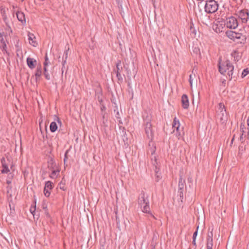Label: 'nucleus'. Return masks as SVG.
Listing matches in <instances>:
<instances>
[{
	"label": "nucleus",
	"mask_w": 249,
	"mask_h": 249,
	"mask_svg": "<svg viewBox=\"0 0 249 249\" xmlns=\"http://www.w3.org/2000/svg\"><path fill=\"white\" fill-rule=\"evenodd\" d=\"M138 203L139 207L143 213H147L156 219L150 211L148 197L144 193L142 192L140 194L138 197Z\"/></svg>",
	"instance_id": "f257e3e1"
},
{
	"label": "nucleus",
	"mask_w": 249,
	"mask_h": 249,
	"mask_svg": "<svg viewBox=\"0 0 249 249\" xmlns=\"http://www.w3.org/2000/svg\"><path fill=\"white\" fill-rule=\"evenodd\" d=\"M218 67L219 71L222 74L225 75L227 71L229 79L231 80L232 78L234 67L230 61L226 60L223 63L219 62Z\"/></svg>",
	"instance_id": "f03ea898"
},
{
	"label": "nucleus",
	"mask_w": 249,
	"mask_h": 249,
	"mask_svg": "<svg viewBox=\"0 0 249 249\" xmlns=\"http://www.w3.org/2000/svg\"><path fill=\"white\" fill-rule=\"evenodd\" d=\"M216 119L221 124H225L228 120V115L223 103L218 104L217 110Z\"/></svg>",
	"instance_id": "7ed1b4c3"
},
{
	"label": "nucleus",
	"mask_w": 249,
	"mask_h": 249,
	"mask_svg": "<svg viewBox=\"0 0 249 249\" xmlns=\"http://www.w3.org/2000/svg\"><path fill=\"white\" fill-rule=\"evenodd\" d=\"M144 125L145 134L147 138L152 139L153 137V131L151 124L150 116L147 115V116L144 118Z\"/></svg>",
	"instance_id": "20e7f679"
},
{
	"label": "nucleus",
	"mask_w": 249,
	"mask_h": 249,
	"mask_svg": "<svg viewBox=\"0 0 249 249\" xmlns=\"http://www.w3.org/2000/svg\"><path fill=\"white\" fill-rule=\"evenodd\" d=\"M225 24V21L223 19L218 18L213 21V29L216 33H220L222 32Z\"/></svg>",
	"instance_id": "39448f33"
},
{
	"label": "nucleus",
	"mask_w": 249,
	"mask_h": 249,
	"mask_svg": "<svg viewBox=\"0 0 249 249\" xmlns=\"http://www.w3.org/2000/svg\"><path fill=\"white\" fill-rule=\"evenodd\" d=\"M218 9V4L214 0H209L206 1L205 10L209 14L214 13Z\"/></svg>",
	"instance_id": "423d86ee"
},
{
	"label": "nucleus",
	"mask_w": 249,
	"mask_h": 249,
	"mask_svg": "<svg viewBox=\"0 0 249 249\" xmlns=\"http://www.w3.org/2000/svg\"><path fill=\"white\" fill-rule=\"evenodd\" d=\"M172 127L174 129L173 132L178 137V139H181L184 133L182 130L180 129V123L178 119L176 117H175L174 119Z\"/></svg>",
	"instance_id": "0eeeda50"
},
{
	"label": "nucleus",
	"mask_w": 249,
	"mask_h": 249,
	"mask_svg": "<svg viewBox=\"0 0 249 249\" xmlns=\"http://www.w3.org/2000/svg\"><path fill=\"white\" fill-rule=\"evenodd\" d=\"M227 22L225 25L228 28L235 29L238 26V22L235 17H229L226 18Z\"/></svg>",
	"instance_id": "6e6552de"
},
{
	"label": "nucleus",
	"mask_w": 249,
	"mask_h": 249,
	"mask_svg": "<svg viewBox=\"0 0 249 249\" xmlns=\"http://www.w3.org/2000/svg\"><path fill=\"white\" fill-rule=\"evenodd\" d=\"M94 86L97 87L95 92L97 96H98V101L100 103L101 105V109L102 110H103L105 109V107L102 104L103 102V95H102V90L100 86L98 83H94Z\"/></svg>",
	"instance_id": "1a4fd4ad"
},
{
	"label": "nucleus",
	"mask_w": 249,
	"mask_h": 249,
	"mask_svg": "<svg viewBox=\"0 0 249 249\" xmlns=\"http://www.w3.org/2000/svg\"><path fill=\"white\" fill-rule=\"evenodd\" d=\"M213 229L209 228L207 236L206 247L207 249H213Z\"/></svg>",
	"instance_id": "9d476101"
},
{
	"label": "nucleus",
	"mask_w": 249,
	"mask_h": 249,
	"mask_svg": "<svg viewBox=\"0 0 249 249\" xmlns=\"http://www.w3.org/2000/svg\"><path fill=\"white\" fill-rule=\"evenodd\" d=\"M226 35L229 38L233 40L235 39H240L241 36V34L232 31H226Z\"/></svg>",
	"instance_id": "9b49d317"
},
{
	"label": "nucleus",
	"mask_w": 249,
	"mask_h": 249,
	"mask_svg": "<svg viewBox=\"0 0 249 249\" xmlns=\"http://www.w3.org/2000/svg\"><path fill=\"white\" fill-rule=\"evenodd\" d=\"M53 188V183L50 181H48L46 182L44 189V193L46 196L48 197L50 195V191Z\"/></svg>",
	"instance_id": "f8f14e48"
},
{
	"label": "nucleus",
	"mask_w": 249,
	"mask_h": 249,
	"mask_svg": "<svg viewBox=\"0 0 249 249\" xmlns=\"http://www.w3.org/2000/svg\"><path fill=\"white\" fill-rule=\"evenodd\" d=\"M181 103L182 107L187 109L189 106L188 97L186 94H183L181 97Z\"/></svg>",
	"instance_id": "ddd939ff"
},
{
	"label": "nucleus",
	"mask_w": 249,
	"mask_h": 249,
	"mask_svg": "<svg viewBox=\"0 0 249 249\" xmlns=\"http://www.w3.org/2000/svg\"><path fill=\"white\" fill-rule=\"evenodd\" d=\"M28 37L29 43H30V44L32 45L34 47L36 46V45H37V43L35 40L36 37H35V35L33 34L28 32Z\"/></svg>",
	"instance_id": "4468645a"
},
{
	"label": "nucleus",
	"mask_w": 249,
	"mask_h": 249,
	"mask_svg": "<svg viewBox=\"0 0 249 249\" xmlns=\"http://www.w3.org/2000/svg\"><path fill=\"white\" fill-rule=\"evenodd\" d=\"M1 164H2V169L1 171V173H2V174L8 173L10 171V170L8 167L7 165L6 164L5 158H2L1 159Z\"/></svg>",
	"instance_id": "2eb2a0df"
},
{
	"label": "nucleus",
	"mask_w": 249,
	"mask_h": 249,
	"mask_svg": "<svg viewBox=\"0 0 249 249\" xmlns=\"http://www.w3.org/2000/svg\"><path fill=\"white\" fill-rule=\"evenodd\" d=\"M37 62L34 58L28 57L27 58V64L28 66L31 69L35 68Z\"/></svg>",
	"instance_id": "dca6fc26"
},
{
	"label": "nucleus",
	"mask_w": 249,
	"mask_h": 249,
	"mask_svg": "<svg viewBox=\"0 0 249 249\" xmlns=\"http://www.w3.org/2000/svg\"><path fill=\"white\" fill-rule=\"evenodd\" d=\"M59 170L58 169L56 168L54 169V167L52 168V172L50 175V177L52 178H57L58 175H59Z\"/></svg>",
	"instance_id": "f3484780"
},
{
	"label": "nucleus",
	"mask_w": 249,
	"mask_h": 249,
	"mask_svg": "<svg viewBox=\"0 0 249 249\" xmlns=\"http://www.w3.org/2000/svg\"><path fill=\"white\" fill-rule=\"evenodd\" d=\"M49 64H44V74L47 80L50 79V74L48 72Z\"/></svg>",
	"instance_id": "a211bd4d"
},
{
	"label": "nucleus",
	"mask_w": 249,
	"mask_h": 249,
	"mask_svg": "<svg viewBox=\"0 0 249 249\" xmlns=\"http://www.w3.org/2000/svg\"><path fill=\"white\" fill-rule=\"evenodd\" d=\"M238 14L240 15V16H249V10L246 9L240 10L238 11H236V13L235 15L237 16Z\"/></svg>",
	"instance_id": "6ab92c4d"
},
{
	"label": "nucleus",
	"mask_w": 249,
	"mask_h": 249,
	"mask_svg": "<svg viewBox=\"0 0 249 249\" xmlns=\"http://www.w3.org/2000/svg\"><path fill=\"white\" fill-rule=\"evenodd\" d=\"M189 82L191 88H192L194 83L195 84L196 83V79L195 74H191L190 75Z\"/></svg>",
	"instance_id": "aec40b11"
},
{
	"label": "nucleus",
	"mask_w": 249,
	"mask_h": 249,
	"mask_svg": "<svg viewBox=\"0 0 249 249\" xmlns=\"http://www.w3.org/2000/svg\"><path fill=\"white\" fill-rule=\"evenodd\" d=\"M50 128L52 132H54L58 128L56 123L55 122H52L50 124Z\"/></svg>",
	"instance_id": "412c9836"
},
{
	"label": "nucleus",
	"mask_w": 249,
	"mask_h": 249,
	"mask_svg": "<svg viewBox=\"0 0 249 249\" xmlns=\"http://www.w3.org/2000/svg\"><path fill=\"white\" fill-rule=\"evenodd\" d=\"M185 180L183 179L182 177H180L178 182V189L181 190L183 189L184 186L185 184Z\"/></svg>",
	"instance_id": "4be33fe9"
},
{
	"label": "nucleus",
	"mask_w": 249,
	"mask_h": 249,
	"mask_svg": "<svg viewBox=\"0 0 249 249\" xmlns=\"http://www.w3.org/2000/svg\"><path fill=\"white\" fill-rule=\"evenodd\" d=\"M231 55L234 57V60L235 61H238L240 58V55H239V53L237 51H234L232 53Z\"/></svg>",
	"instance_id": "5701e85b"
},
{
	"label": "nucleus",
	"mask_w": 249,
	"mask_h": 249,
	"mask_svg": "<svg viewBox=\"0 0 249 249\" xmlns=\"http://www.w3.org/2000/svg\"><path fill=\"white\" fill-rule=\"evenodd\" d=\"M42 74V70H41V67L40 66L39 67H37L35 75L36 77H40Z\"/></svg>",
	"instance_id": "b1692460"
},
{
	"label": "nucleus",
	"mask_w": 249,
	"mask_h": 249,
	"mask_svg": "<svg viewBox=\"0 0 249 249\" xmlns=\"http://www.w3.org/2000/svg\"><path fill=\"white\" fill-rule=\"evenodd\" d=\"M120 64V62L119 63H118L116 65V68H117V71H116V75L119 79H120V77H121V74L120 73L119 71V66Z\"/></svg>",
	"instance_id": "393cba45"
},
{
	"label": "nucleus",
	"mask_w": 249,
	"mask_h": 249,
	"mask_svg": "<svg viewBox=\"0 0 249 249\" xmlns=\"http://www.w3.org/2000/svg\"><path fill=\"white\" fill-rule=\"evenodd\" d=\"M249 73V70L248 69H244L242 73V77H244Z\"/></svg>",
	"instance_id": "a878e982"
},
{
	"label": "nucleus",
	"mask_w": 249,
	"mask_h": 249,
	"mask_svg": "<svg viewBox=\"0 0 249 249\" xmlns=\"http://www.w3.org/2000/svg\"><path fill=\"white\" fill-rule=\"evenodd\" d=\"M18 20L21 22L22 23L25 22V17H17Z\"/></svg>",
	"instance_id": "bb28decb"
},
{
	"label": "nucleus",
	"mask_w": 249,
	"mask_h": 249,
	"mask_svg": "<svg viewBox=\"0 0 249 249\" xmlns=\"http://www.w3.org/2000/svg\"><path fill=\"white\" fill-rule=\"evenodd\" d=\"M183 189H181V190L178 189V195L179 196L181 201H182L181 199L183 198Z\"/></svg>",
	"instance_id": "cd10ccee"
},
{
	"label": "nucleus",
	"mask_w": 249,
	"mask_h": 249,
	"mask_svg": "<svg viewBox=\"0 0 249 249\" xmlns=\"http://www.w3.org/2000/svg\"><path fill=\"white\" fill-rule=\"evenodd\" d=\"M68 50H66L65 51L64 53V55H63V59H67V58H68Z\"/></svg>",
	"instance_id": "c85d7f7f"
},
{
	"label": "nucleus",
	"mask_w": 249,
	"mask_h": 249,
	"mask_svg": "<svg viewBox=\"0 0 249 249\" xmlns=\"http://www.w3.org/2000/svg\"><path fill=\"white\" fill-rule=\"evenodd\" d=\"M240 129H241V131L242 132H246V128L244 124H241Z\"/></svg>",
	"instance_id": "c756f323"
},
{
	"label": "nucleus",
	"mask_w": 249,
	"mask_h": 249,
	"mask_svg": "<svg viewBox=\"0 0 249 249\" xmlns=\"http://www.w3.org/2000/svg\"><path fill=\"white\" fill-rule=\"evenodd\" d=\"M198 227H199L198 226L197 227V229H196V231L194 233L193 235V238L196 239L197 235V231H198Z\"/></svg>",
	"instance_id": "7c9ffc66"
},
{
	"label": "nucleus",
	"mask_w": 249,
	"mask_h": 249,
	"mask_svg": "<svg viewBox=\"0 0 249 249\" xmlns=\"http://www.w3.org/2000/svg\"><path fill=\"white\" fill-rule=\"evenodd\" d=\"M49 63H50V61H49L48 57L47 56V54H46L45 62H44V64H49Z\"/></svg>",
	"instance_id": "2f4dec72"
},
{
	"label": "nucleus",
	"mask_w": 249,
	"mask_h": 249,
	"mask_svg": "<svg viewBox=\"0 0 249 249\" xmlns=\"http://www.w3.org/2000/svg\"><path fill=\"white\" fill-rule=\"evenodd\" d=\"M246 132H242V134L240 137V140H242L244 138L246 137Z\"/></svg>",
	"instance_id": "473e14b6"
},
{
	"label": "nucleus",
	"mask_w": 249,
	"mask_h": 249,
	"mask_svg": "<svg viewBox=\"0 0 249 249\" xmlns=\"http://www.w3.org/2000/svg\"><path fill=\"white\" fill-rule=\"evenodd\" d=\"M55 118H56V119L55 120L60 125H61L62 124V123H61V120H60V119L57 117V116H55Z\"/></svg>",
	"instance_id": "72a5a7b5"
},
{
	"label": "nucleus",
	"mask_w": 249,
	"mask_h": 249,
	"mask_svg": "<svg viewBox=\"0 0 249 249\" xmlns=\"http://www.w3.org/2000/svg\"><path fill=\"white\" fill-rule=\"evenodd\" d=\"M68 152L69 151L68 150H67L65 152V158H64V163H65L67 159H68L67 158V154L68 153Z\"/></svg>",
	"instance_id": "f704fd0d"
},
{
	"label": "nucleus",
	"mask_w": 249,
	"mask_h": 249,
	"mask_svg": "<svg viewBox=\"0 0 249 249\" xmlns=\"http://www.w3.org/2000/svg\"><path fill=\"white\" fill-rule=\"evenodd\" d=\"M3 33L0 32V41L2 42L3 41Z\"/></svg>",
	"instance_id": "c9c22d12"
},
{
	"label": "nucleus",
	"mask_w": 249,
	"mask_h": 249,
	"mask_svg": "<svg viewBox=\"0 0 249 249\" xmlns=\"http://www.w3.org/2000/svg\"><path fill=\"white\" fill-rule=\"evenodd\" d=\"M156 176H157V180H156L157 181H158L159 180V179L160 178V175H158L157 171H156Z\"/></svg>",
	"instance_id": "e433bc0d"
},
{
	"label": "nucleus",
	"mask_w": 249,
	"mask_h": 249,
	"mask_svg": "<svg viewBox=\"0 0 249 249\" xmlns=\"http://www.w3.org/2000/svg\"><path fill=\"white\" fill-rule=\"evenodd\" d=\"M60 188L64 191L66 190L64 186V184H62V183H60Z\"/></svg>",
	"instance_id": "4c0bfd02"
},
{
	"label": "nucleus",
	"mask_w": 249,
	"mask_h": 249,
	"mask_svg": "<svg viewBox=\"0 0 249 249\" xmlns=\"http://www.w3.org/2000/svg\"><path fill=\"white\" fill-rule=\"evenodd\" d=\"M118 5H119V8H120V7L119 6L120 5L121 7L122 6L121 5L120 3H121V0H116Z\"/></svg>",
	"instance_id": "58836bf2"
},
{
	"label": "nucleus",
	"mask_w": 249,
	"mask_h": 249,
	"mask_svg": "<svg viewBox=\"0 0 249 249\" xmlns=\"http://www.w3.org/2000/svg\"><path fill=\"white\" fill-rule=\"evenodd\" d=\"M196 239L193 238V242L192 243L194 246H196Z\"/></svg>",
	"instance_id": "ea45409f"
},
{
	"label": "nucleus",
	"mask_w": 249,
	"mask_h": 249,
	"mask_svg": "<svg viewBox=\"0 0 249 249\" xmlns=\"http://www.w3.org/2000/svg\"><path fill=\"white\" fill-rule=\"evenodd\" d=\"M120 14L121 16H123L124 13V12L122 10V8L121 7V10H120Z\"/></svg>",
	"instance_id": "a19ab883"
},
{
	"label": "nucleus",
	"mask_w": 249,
	"mask_h": 249,
	"mask_svg": "<svg viewBox=\"0 0 249 249\" xmlns=\"http://www.w3.org/2000/svg\"><path fill=\"white\" fill-rule=\"evenodd\" d=\"M66 60H67V59H65V58H64V59H63V62H62V65H63V66H64V65H65V63H66Z\"/></svg>",
	"instance_id": "79ce46f5"
},
{
	"label": "nucleus",
	"mask_w": 249,
	"mask_h": 249,
	"mask_svg": "<svg viewBox=\"0 0 249 249\" xmlns=\"http://www.w3.org/2000/svg\"><path fill=\"white\" fill-rule=\"evenodd\" d=\"M246 137L248 139H249V129H248V132L247 133V134L246 135Z\"/></svg>",
	"instance_id": "37998d69"
},
{
	"label": "nucleus",
	"mask_w": 249,
	"mask_h": 249,
	"mask_svg": "<svg viewBox=\"0 0 249 249\" xmlns=\"http://www.w3.org/2000/svg\"><path fill=\"white\" fill-rule=\"evenodd\" d=\"M247 124H248V125L249 126V128L248 129H249V117H248V120H247Z\"/></svg>",
	"instance_id": "c03bdc74"
},
{
	"label": "nucleus",
	"mask_w": 249,
	"mask_h": 249,
	"mask_svg": "<svg viewBox=\"0 0 249 249\" xmlns=\"http://www.w3.org/2000/svg\"><path fill=\"white\" fill-rule=\"evenodd\" d=\"M152 0L153 4L154 5L155 2V0Z\"/></svg>",
	"instance_id": "a18cd8bd"
},
{
	"label": "nucleus",
	"mask_w": 249,
	"mask_h": 249,
	"mask_svg": "<svg viewBox=\"0 0 249 249\" xmlns=\"http://www.w3.org/2000/svg\"><path fill=\"white\" fill-rule=\"evenodd\" d=\"M20 14L19 12H17L16 13V16H18V14Z\"/></svg>",
	"instance_id": "49530a36"
},
{
	"label": "nucleus",
	"mask_w": 249,
	"mask_h": 249,
	"mask_svg": "<svg viewBox=\"0 0 249 249\" xmlns=\"http://www.w3.org/2000/svg\"><path fill=\"white\" fill-rule=\"evenodd\" d=\"M243 20H246V21H247V18H242Z\"/></svg>",
	"instance_id": "de8ad7c7"
},
{
	"label": "nucleus",
	"mask_w": 249,
	"mask_h": 249,
	"mask_svg": "<svg viewBox=\"0 0 249 249\" xmlns=\"http://www.w3.org/2000/svg\"><path fill=\"white\" fill-rule=\"evenodd\" d=\"M188 181H192V178H188Z\"/></svg>",
	"instance_id": "09e8293b"
},
{
	"label": "nucleus",
	"mask_w": 249,
	"mask_h": 249,
	"mask_svg": "<svg viewBox=\"0 0 249 249\" xmlns=\"http://www.w3.org/2000/svg\"><path fill=\"white\" fill-rule=\"evenodd\" d=\"M234 136L233 137V138L231 140V143H232L233 140H234Z\"/></svg>",
	"instance_id": "8fccbe9b"
},
{
	"label": "nucleus",
	"mask_w": 249,
	"mask_h": 249,
	"mask_svg": "<svg viewBox=\"0 0 249 249\" xmlns=\"http://www.w3.org/2000/svg\"><path fill=\"white\" fill-rule=\"evenodd\" d=\"M39 0V1H44L45 0Z\"/></svg>",
	"instance_id": "3c124183"
},
{
	"label": "nucleus",
	"mask_w": 249,
	"mask_h": 249,
	"mask_svg": "<svg viewBox=\"0 0 249 249\" xmlns=\"http://www.w3.org/2000/svg\"><path fill=\"white\" fill-rule=\"evenodd\" d=\"M24 0H21L22 1H23Z\"/></svg>",
	"instance_id": "603ef678"
}]
</instances>
